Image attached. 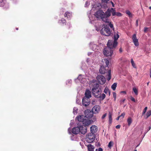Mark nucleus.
Returning a JSON list of instances; mask_svg holds the SVG:
<instances>
[{
	"mask_svg": "<svg viewBox=\"0 0 151 151\" xmlns=\"http://www.w3.org/2000/svg\"><path fill=\"white\" fill-rule=\"evenodd\" d=\"M91 84L93 86L92 89V93L93 95L96 98V96H99L100 94H101L102 91L101 89L99 88V85L97 83L95 80H93L91 82Z\"/></svg>",
	"mask_w": 151,
	"mask_h": 151,
	"instance_id": "obj_1",
	"label": "nucleus"
},
{
	"mask_svg": "<svg viewBox=\"0 0 151 151\" xmlns=\"http://www.w3.org/2000/svg\"><path fill=\"white\" fill-rule=\"evenodd\" d=\"M95 17L98 19H101L104 22H108L106 12H104L101 10L97 11L95 14Z\"/></svg>",
	"mask_w": 151,
	"mask_h": 151,
	"instance_id": "obj_2",
	"label": "nucleus"
},
{
	"mask_svg": "<svg viewBox=\"0 0 151 151\" xmlns=\"http://www.w3.org/2000/svg\"><path fill=\"white\" fill-rule=\"evenodd\" d=\"M100 32L102 35L106 36H109L111 33L109 28L107 27V26L102 28Z\"/></svg>",
	"mask_w": 151,
	"mask_h": 151,
	"instance_id": "obj_3",
	"label": "nucleus"
},
{
	"mask_svg": "<svg viewBox=\"0 0 151 151\" xmlns=\"http://www.w3.org/2000/svg\"><path fill=\"white\" fill-rule=\"evenodd\" d=\"M95 139V135L94 134L89 133L87 134L86 140L89 143L92 142Z\"/></svg>",
	"mask_w": 151,
	"mask_h": 151,
	"instance_id": "obj_4",
	"label": "nucleus"
},
{
	"mask_svg": "<svg viewBox=\"0 0 151 151\" xmlns=\"http://www.w3.org/2000/svg\"><path fill=\"white\" fill-rule=\"evenodd\" d=\"M117 41H114L113 40H109L107 44V47L110 49L113 50L114 48H115L117 46Z\"/></svg>",
	"mask_w": 151,
	"mask_h": 151,
	"instance_id": "obj_5",
	"label": "nucleus"
},
{
	"mask_svg": "<svg viewBox=\"0 0 151 151\" xmlns=\"http://www.w3.org/2000/svg\"><path fill=\"white\" fill-rule=\"evenodd\" d=\"M113 50L110 49L109 47L105 48L103 51L104 55L107 56H111L113 53Z\"/></svg>",
	"mask_w": 151,
	"mask_h": 151,
	"instance_id": "obj_6",
	"label": "nucleus"
},
{
	"mask_svg": "<svg viewBox=\"0 0 151 151\" xmlns=\"http://www.w3.org/2000/svg\"><path fill=\"white\" fill-rule=\"evenodd\" d=\"M85 116L87 118H90L92 116V115H88V114H85V116H84L83 115H79L76 117V119L79 122H82L85 119Z\"/></svg>",
	"mask_w": 151,
	"mask_h": 151,
	"instance_id": "obj_7",
	"label": "nucleus"
},
{
	"mask_svg": "<svg viewBox=\"0 0 151 151\" xmlns=\"http://www.w3.org/2000/svg\"><path fill=\"white\" fill-rule=\"evenodd\" d=\"M97 79L101 85L104 84L106 81L105 78L102 75H98L97 77Z\"/></svg>",
	"mask_w": 151,
	"mask_h": 151,
	"instance_id": "obj_8",
	"label": "nucleus"
},
{
	"mask_svg": "<svg viewBox=\"0 0 151 151\" xmlns=\"http://www.w3.org/2000/svg\"><path fill=\"white\" fill-rule=\"evenodd\" d=\"M115 10L113 8L108 9L106 12L107 18L108 19V17L111 16V14H112L113 16H115Z\"/></svg>",
	"mask_w": 151,
	"mask_h": 151,
	"instance_id": "obj_9",
	"label": "nucleus"
},
{
	"mask_svg": "<svg viewBox=\"0 0 151 151\" xmlns=\"http://www.w3.org/2000/svg\"><path fill=\"white\" fill-rule=\"evenodd\" d=\"M101 109L100 106L98 105H95L92 108V112L93 114H96L99 113Z\"/></svg>",
	"mask_w": 151,
	"mask_h": 151,
	"instance_id": "obj_10",
	"label": "nucleus"
},
{
	"mask_svg": "<svg viewBox=\"0 0 151 151\" xmlns=\"http://www.w3.org/2000/svg\"><path fill=\"white\" fill-rule=\"evenodd\" d=\"M90 102L89 98H87L86 97H83L82 99V104L83 106H88Z\"/></svg>",
	"mask_w": 151,
	"mask_h": 151,
	"instance_id": "obj_11",
	"label": "nucleus"
},
{
	"mask_svg": "<svg viewBox=\"0 0 151 151\" xmlns=\"http://www.w3.org/2000/svg\"><path fill=\"white\" fill-rule=\"evenodd\" d=\"M132 38L134 45L136 47L138 46L139 45V42L136 37V34H134L133 35Z\"/></svg>",
	"mask_w": 151,
	"mask_h": 151,
	"instance_id": "obj_12",
	"label": "nucleus"
},
{
	"mask_svg": "<svg viewBox=\"0 0 151 151\" xmlns=\"http://www.w3.org/2000/svg\"><path fill=\"white\" fill-rule=\"evenodd\" d=\"M90 46L91 49L93 51H95L98 50L99 48L97 45L94 43V42L91 43L90 44Z\"/></svg>",
	"mask_w": 151,
	"mask_h": 151,
	"instance_id": "obj_13",
	"label": "nucleus"
},
{
	"mask_svg": "<svg viewBox=\"0 0 151 151\" xmlns=\"http://www.w3.org/2000/svg\"><path fill=\"white\" fill-rule=\"evenodd\" d=\"M80 132V127H76L73 128L72 129V133L74 134H76Z\"/></svg>",
	"mask_w": 151,
	"mask_h": 151,
	"instance_id": "obj_14",
	"label": "nucleus"
},
{
	"mask_svg": "<svg viewBox=\"0 0 151 151\" xmlns=\"http://www.w3.org/2000/svg\"><path fill=\"white\" fill-rule=\"evenodd\" d=\"M80 132L83 134H85L87 132V128L84 126V127L82 126H80Z\"/></svg>",
	"mask_w": 151,
	"mask_h": 151,
	"instance_id": "obj_15",
	"label": "nucleus"
},
{
	"mask_svg": "<svg viewBox=\"0 0 151 151\" xmlns=\"http://www.w3.org/2000/svg\"><path fill=\"white\" fill-rule=\"evenodd\" d=\"M85 76L80 74L79 76L77 78L81 83H83L86 80L85 79Z\"/></svg>",
	"mask_w": 151,
	"mask_h": 151,
	"instance_id": "obj_16",
	"label": "nucleus"
},
{
	"mask_svg": "<svg viewBox=\"0 0 151 151\" xmlns=\"http://www.w3.org/2000/svg\"><path fill=\"white\" fill-rule=\"evenodd\" d=\"M91 133L94 134L97 131V127L95 125H92L90 127Z\"/></svg>",
	"mask_w": 151,
	"mask_h": 151,
	"instance_id": "obj_17",
	"label": "nucleus"
},
{
	"mask_svg": "<svg viewBox=\"0 0 151 151\" xmlns=\"http://www.w3.org/2000/svg\"><path fill=\"white\" fill-rule=\"evenodd\" d=\"M82 123L86 127L90 125L91 123V122L89 120L86 119H85L82 122Z\"/></svg>",
	"mask_w": 151,
	"mask_h": 151,
	"instance_id": "obj_18",
	"label": "nucleus"
},
{
	"mask_svg": "<svg viewBox=\"0 0 151 151\" xmlns=\"http://www.w3.org/2000/svg\"><path fill=\"white\" fill-rule=\"evenodd\" d=\"M87 98H89L91 97V91L89 90H86L85 93V96Z\"/></svg>",
	"mask_w": 151,
	"mask_h": 151,
	"instance_id": "obj_19",
	"label": "nucleus"
},
{
	"mask_svg": "<svg viewBox=\"0 0 151 151\" xmlns=\"http://www.w3.org/2000/svg\"><path fill=\"white\" fill-rule=\"evenodd\" d=\"M107 71L105 69L104 67L103 66H101L100 67L99 72L101 74H103L105 73H106Z\"/></svg>",
	"mask_w": 151,
	"mask_h": 151,
	"instance_id": "obj_20",
	"label": "nucleus"
},
{
	"mask_svg": "<svg viewBox=\"0 0 151 151\" xmlns=\"http://www.w3.org/2000/svg\"><path fill=\"white\" fill-rule=\"evenodd\" d=\"M96 98H100L102 100L104 99L105 98L106 96L105 94L102 93L101 94H100L99 96H96Z\"/></svg>",
	"mask_w": 151,
	"mask_h": 151,
	"instance_id": "obj_21",
	"label": "nucleus"
},
{
	"mask_svg": "<svg viewBox=\"0 0 151 151\" xmlns=\"http://www.w3.org/2000/svg\"><path fill=\"white\" fill-rule=\"evenodd\" d=\"M150 115H151V110L148 111L146 113L145 115L144 116V118L146 119H147Z\"/></svg>",
	"mask_w": 151,
	"mask_h": 151,
	"instance_id": "obj_22",
	"label": "nucleus"
},
{
	"mask_svg": "<svg viewBox=\"0 0 151 151\" xmlns=\"http://www.w3.org/2000/svg\"><path fill=\"white\" fill-rule=\"evenodd\" d=\"M72 16V14L71 13L67 12H66L65 14V17H67L69 19V18H70Z\"/></svg>",
	"mask_w": 151,
	"mask_h": 151,
	"instance_id": "obj_23",
	"label": "nucleus"
},
{
	"mask_svg": "<svg viewBox=\"0 0 151 151\" xmlns=\"http://www.w3.org/2000/svg\"><path fill=\"white\" fill-rule=\"evenodd\" d=\"M88 150L89 151H93L94 147L93 146L89 144L88 145Z\"/></svg>",
	"mask_w": 151,
	"mask_h": 151,
	"instance_id": "obj_24",
	"label": "nucleus"
},
{
	"mask_svg": "<svg viewBox=\"0 0 151 151\" xmlns=\"http://www.w3.org/2000/svg\"><path fill=\"white\" fill-rule=\"evenodd\" d=\"M107 74L108 76V77L107 78V80L109 81L111 78V70H108Z\"/></svg>",
	"mask_w": 151,
	"mask_h": 151,
	"instance_id": "obj_25",
	"label": "nucleus"
},
{
	"mask_svg": "<svg viewBox=\"0 0 151 151\" xmlns=\"http://www.w3.org/2000/svg\"><path fill=\"white\" fill-rule=\"evenodd\" d=\"M132 90L136 95H138V89L135 87H134L132 88Z\"/></svg>",
	"mask_w": 151,
	"mask_h": 151,
	"instance_id": "obj_26",
	"label": "nucleus"
},
{
	"mask_svg": "<svg viewBox=\"0 0 151 151\" xmlns=\"http://www.w3.org/2000/svg\"><path fill=\"white\" fill-rule=\"evenodd\" d=\"M127 122L128 124V125L129 126L132 122V119L130 117H129L127 119Z\"/></svg>",
	"mask_w": 151,
	"mask_h": 151,
	"instance_id": "obj_27",
	"label": "nucleus"
},
{
	"mask_svg": "<svg viewBox=\"0 0 151 151\" xmlns=\"http://www.w3.org/2000/svg\"><path fill=\"white\" fill-rule=\"evenodd\" d=\"M119 37V35L118 33L115 34L114 36V41H117V40Z\"/></svg>",
	"mask_w": 151,
	"mask_h": 151,
	"instance_id": "obj_28",
	"label": "nucleus"
},
{
	"mask_svg": "<svg viewBox=\"0 0 151 151\" xmlns=\"http://www.w3.org/2000/svg\"><path fill=\"white\" fill-rule=\"evenodd\" d=\"M104 92L106 94H107L108 93H109V95H110V91L107 87H106L104 91Z\"/></svg>",
	"mask_w": 151,
	"mask_h": 151,
	"instance_id": "obj_29",
	"label": "nucleus"
},
{
	"mask_svg": "<svg viewBox=\"0 0 151 151\" xmlns=\"http://www.w3.org/2000/svg\"><path fill=\"white\" fill-rule=\"evenodd\" d=\"M106 23H108V25H109V26L111 28H112V29L113 30H114V27H113V24H112L111 23V22H110L109 21V19H108V22H105Z\"/></svg>",
	"mask_w": 151,
	"mask_h": 151,
	"instance_id": "obj_30",
	"label": "nucleus"
},
{
	"mask_svg": "<svg viewBox=\"0 0 151 151\" xmlns=\"http://www.w3.org/2000/svg\"><path fill=\"white\" fill-rule=\"evenodd\" d=\"M116 86H117V83H114L111 86V88L112 89V90L113 91H114L115 90Z\"/></svg>",
	"mask_w": 151,
	"mask_h": 151,
	"instance_id": "obj_31",
	"label": "nucleus"
},
{
	"mask_svg": "<svg viewBox=\"0 0 151 151\" xmlns=\"http://www.w3.org/2000/svg\"><path fill=\"white\" fill-rule=\"evenodd\" d=\"M109 121L110 123H111L112 121V114L110 112H109Z\"/></svg>",
	"mask_w": 151,
	"mask_h": 151,
	"instance_id": "obj_32",
	"label": "nucleus"
},
{
	"mask_svg": "<svg viewBox=\"0 0 151 151\" xmlns=\"http://www.w3.org/2000/svg\"><path fill=\"white\" fill-rule=\"evenodd\" d=\"M78 109L76 107H74L73 109V113L74 114H77L78 112Z\"/></svg>",
	"mask_w": 151,
	"mask_h": 151,
	"instance_id": "obj_33",
	"label": "nucleus"
},
{
	"mask_svg": "<svg viewBox=\"0 0 151 151\" xmlns=\"http://www.w3.org/2000/svg\"><path fill=\"white\" fill-rule=\"evenodd\" d=\"M71 140L73 141H76L77 140L76 136V135H72L71 137Z\"/></svg>",
	"mask_w": 151,
	"mask_h": 151,
	"instance_id": "obj_34",
	"label": "nucleus"
},
{
	"mask_svg": "<svg viewBox=\"0 0 151 151\" xmlns=\"http://www.w3.org/2000/svg\"><path fill=\"white\" fill-rule=\"evenodd\" d=\"M104 61L105 62V63H106V67H107L109 63V60L107 59H104Z\"/></svg>",
	"mask_w": 151,
	"mask_h": 151,
	"instance_id": "obj_35",
	"label": "nucleus"
},
{
	"mask_svg": "<svg viewBox=\"0 0 151 151\" xmlns=\"http://www.w3.org/2000/svg\"><path fill=\"white\" fill-rule=\"evenodd\" d=\"M97 100L96 99H94L92 100L91 101V104L93 105H96V104Z\"/></svg>",
	"mask_w": 151,
	"mask_h": 151,
	"instance_id": "obj_36",
	"label": "nucleus"
},
{
	"mask_svg": "<svg viewBox=\"0 0 151 151\" xmlns=\"http://www.w3.org/2000/svg\"><path fill=\"white\" fill-rule=\"evenodd\" d=\"M126 14L130 17H132V14L128 10H127L126 11Z\"/></svg>",
	"mask_w": 151,
	"mask_h": 151,
	"instance_id": "obj_37",
	"label": "nucleus"
},
{
	"mask_svg": "<svg viewBox=\"0 0 151 151\" xmlns=\"http://www.w3.org/2000/svg\"><path fill=\"white\" fill-rule=\"evenodd\" d=\"M147 107H146L143 110V111L142 112V116H143L146 113L147 110Z\"/></svg>",
	"mask_w": 151,
	"mask_h": 151,
	"instance_id": "obj_38",
	"label": "nucleus"
},
{
	"mask_svg": "<svg viewBox=\"0 0 151 151\" xmlns=\"http://www.w3.org/2000/svg\"><path fill=\"white\" fill-rule=\"evenodd\" d=\"M131 63L132 64V65L133 66V67L135 68H136V66L135 65V64L134 63V61H133V59H132L131 61Z\"/></svg>",
	"mask_w": 151,
	"mask_h": 151,
	"instance_id": "obj_39",
	"label": "nucleus"
},
{
	"mask_svg": "<svg viewBox=\"0 0 151 151\" xmlns=\"http://www.w3.org/2000/svg\"><path fill=\"white\" fill-rule=\"evenodd\" d=\"M113 142L112 141H110L109 143L108 147H109L111 148L113 146Z\"/></svg>",
	"mask_w": 151,
	"mask_h": 151,
	"instance_id": "obj_40",
	"label": "nucleus"
},
{
	"mask_svg": "<svg viewBox=\"0 0 151 151\" xmlns=\"http://www.w3.org/2000/svg\"><path fill=\"white\" fill-rule=\"evenodd\" d=\"M122 16V14L118 12H115V16Z\"/></svg>",
	"mask_w": 151,
	"mask_h": 151,
	"instance_id": "obj_41",
	"label": "nucleus"
},
{
	"mask_svg": "<svg viewBox=\"0 0 151 151\" xmlns=\"http://www.w3.org/2000/svg\"><path fill=\"white\" fill-rule=\"evenodd\" d=\"M66 22L65 20L64 19H62L59 22V23L62 22L63 24L65 23Z\"/></svg>",
	"mask_w": 151,
	"mask_h": 151,
	"instance_id": "obj_42",
	"label": "nucleus"
},
{
	"mask_svg": "<svg viewBox=\"0 0 151 151\" xmlns=\"http://www.w3.org/2000/svg\"><path fill=\"white\" fill-rule=\"evenodd\" d=\"M90 5V3H89V1H86V3L85 4V7H87L89 5Z\"/></svg>",
	"mask_w": 151,
	"mask_h": 151,
	"instance_id": "obj_43",
	"label": "nucleus"
},
{
	"mask_svg": "<svg viewBox=\"0 0 151 151\" xmlns=\"http://www.w3.org/2000/svg\"><path fill=\"white\" fill-rule=\"evenodd\" d=\"M113 96L114 98V100H115L116 99V93L114 92L113 93Z\"/></svg>",
	"mask_w": 151,
	"mask_h": 151,
	"instance_id": "obj_44",
	"label": "nucleus"
},
{
	"mask_svg": "<svg viewBox=\"0 0 151 151\" xmlns=\"http://www.w3.org/2000/svg\"><path fill=\"white\" fill-rule=\"evenodd\" d=\"M130 99L132 101L135 102V99L132 96H131L130 97Z\"/></svg>",
	"mask_w": 151,
	"mask_h": 151,
	"instance_id": "obj_45",
	"label": "nucleus"
},
{
	"mask_svg": "<svg viewBox=\"0 0 151 151\" xmlns=\"http://www.w3.org/2000/svg\"><path fill=\"white\" fill-rule=\"evenodd\" d=\"M125 115V114L124 113H122L120 116V117H122V118H123Z\"/></svg>",
	"mask_w": 151,
	"mask_h": 151,
	"instance_id": "obj_46",
	"label": "nucleus"
},
{
	"mask_svg": "<svg viewBox=\"0 0 151 151\" xmlns=\"http://www.w3.org/2000/svg\"><path fill=\"white\" fill-rule=\"evenodd\" d=\"M109 0H101L102 2L106 3H108V2L109 1Z\"/></svg>",
	"mask_w": 151,
	"mask_h": 151,
	"instance_id": "obj_47",
	"label": "nucleus"
},
{
	"mask_svg": "<svg viewBox=\"0 0 151 151\" xmlns=\"http://www.w3.org/2000/svg\"><path fill=\"white\" fill-rule=\"evenodd\" d=\"M96 8V5H95L94 6L92 7V10H94Z\"/></svg>",
	"mask_w": 151,
	"mask_h": 151,
	"instance_id": "obj_48",
	"label": "nucleus"
},
{
	"mask_svg": "<svg viewBox=\"0 0 151 151\" xmlns=\"http://www.w3.org/2000/svg\"><path fill=\"white\" fill-rule=\"evenodd\" d=\"M106 116V114H104L102 116V119H104L105 118V117Z\"/></svg>",
	"mask_w": 151,
	"mask_h": 151,
	"instance_id": "obj_49",
	"label": "nucleus"
},
{
	"mask_svg": "<svg viewBox=\"0 0 151 151\" xmlns=\"http://www.w3.org/2000/svg\"><path fill=\"white\" fill-rule=\"evenodd\" d=\"M148 29V28L147 27H145L144 28V32H146L147 31Z\"/></svg>",
	"mask_w": 151,
	"mask_h": 151,
	"instance_id": "obj_50",
	"label": "nucleus"
},
{
	"mask_svg": "<svg viewBox=\"0 0 151 151\" xmlns=\"http://www.w3.org/2000/svg\"><path fill=\"white\" fill-rule=\"evenodd\" d=\"M150 129L151 127H149L147 129V131L145 133V134H146L147 132H148L149 130H150Z\"/></svg>",
	"mask_w": 151,
	"mask_h": 151,
	"instance_id": "obj_51",
	"label": "nucleus"
},
{
	"mask_svg": "<svg viewBox=\"0 0 151 151\" xmlns=\"http://www.w3.org/2000/svg\"><path fill=\"white\" fill-rule=\"evenodd\" d=\"M120 127V125H118L116 126V129H119Z\"/></svg>",
	"mask_w": 151,
	"mask_h": 151,
	"instance_id": "obj_52",
	"label": "nucleus"
},
{
	"mask_svg": "<svg viewBox=\"0 0 151 151\" xmlns=\"http://www.w3.org/2000/svg\"><path fill=\"white\" fill-rule=\"evenodd\" d=\"M110 3L111 4L112 7H114V3L112 1L110 2Z\"/></svg>",
	"mask_w": 151,
	"mask_h": 151,
	"instance_id": "obj_53",
	"label": "nucleus"
},
{
	"mask_svg": "<svg viewBox=\"0 0 151 151\" xmlns=\"http://www.w3.org/2000/svg\"><path fill=\"white\" fill-rule=\"evenodd\" d=\"M121 93H124L125 94H126V91H122L121 92Z\"/></svg>",
	"mask_w": 151,
	"mask_h": 151,
	"instance_id": "obj_54",
	"label": "nucleus"
},
{
	"mask_svg": "<svg viewBox=\"0 0 151 151\" xmlns=\"http://www.w3.org/2000/svg\"><path fill=\"white\" fill-rule=\"evenodd\" d=\"M70 131H71V129L70 128H68V132L69 134H70L71 133V132H70Z\"/></svg>",
	"mask_w": 151,
	"mask_h": 151,
	"instance_id": "obj_55",
	"label": "nucleus"
},
{
	"mask_svg": "<svg viewBox=\"0 0 151 151\" xmlns=\"http://www.w3.org/2000/svg\"><path fill=\"white\" fill-rule=\"evenodd\" d=\"M136 25L137 26H138V20H137L136 21Z\"/></svg>",
	"mask_w": 151,
	"mask_h": 151,
	"instance_id": "obj_56",
	"label": "nucleus"
},
{
	"mask_svg": "<svg viewBox=\"0 0 151 151\" xmlns=\"http://www.w3.org/2000/svg\"><path fill=\"white\" fill-rule=\"evenodd\" d=\"M98 151H103L102 149L101 148H99L98 149Z\"/></svg>",
	"mask_w": 151,
	"mask_h": 151,
	"instance_id": "obj_57",
	"label": "nucleus"
},
{
	"mask_svg": "<svg viewBox=\"0 0 151 151\" xmlns=\"http://www.w3.org/2000/svg\"><path fill=\"white\" fill-rule=\"evenodd\" d=\"M119 51L120 52H121L122 51V48H120L119 49Z\"/></svg>",
	"mask_w": 151,
	"mask_h": 151,
	"instance_id": "obj_58",
	"label": "nucleus"
},
{
	"mask_svg": "<svg viewBox=\"0 0 151 151\" xmlns=\"http://www.w3.org/2000/svg\"><path fill=\"white\" fill-rule=\"evenodd\" d=\"M68 83H71V80H68Z\"/></svg>",
	"mask_w": 151,
	"mask_h": 151,
	"instance_id": "obj_59",
	"label": "nucleus"
},
{
	"mask_svg": "<svg viewBox=\"0 0 151 151\" xmlns=\"http://www.w3.org/2000/svg\"><path fill=\"white\" fill-rule=\"evenodd\" d=\"M150 77L151 78V68L150 69Z\"/></svg>",
	"mask_w": 151,
	"mask_h": 151,
	"instance_id": "obj_60",
	"label": "nucleus"
},
{
	"mask_svg": "<svg viewBox=\"0 0 151 151\" xmlns=\"http://www.w3.org/2000/svg\"><path fill=\"white\" fill-rule=\"evenodd\" d=\"M120 117L119 116H118L117 118H116V119L117 120H118L119 119V118Z\"/></svg>",
	"mask_w": 151,
	"mask_h": 151,
	"instance_id": "obj_61",
	"label": "nucleus"
},
{
	"mask_svg": "<svg viewBox=\"0 0 151 151\" xmlns=\"http://www.w3.org/2000/svg\"><path fill=\"white\" fill-rule=\"evenodd\" d=\"M89 59H87V60H86V61L87 62V63H88V62H89Z\"/></svg>",
	"mask_w": 151,
	"mask_h": 151,
	"instance_id": "obj_62",
	"label": "nucleus"
},
{
	"mask_svg": "<svg viewBox=\"0 0 151 151\" xmlns=\"http://www.w3.org/2000/svg\"><path fill=\"white\" fill-rule=\"evenodd\" d=\"M125 99H123V100L122 101V102H124L125 101Z\"/></svg>",
	"mask_w": 151,
	"mask_h": 151,
	"instance_id": "obj_63",
	"label": "nucleus"
},
{
	"mask_svg": "<svg viewBox=\"0 0 151 151\" xmlns=\"http://www.w3.org/2000/svg\"><path fill=\"white\" fill-rule=\"evenodd\" d=\"M91 52H88V56H89V55H90L91 54Z\"/></svg>",
	"mask_w": 151,
	"mask_h": 151,
	"instance_id": "obj_64",
	"label": "nucleus"
}]
</instances>
